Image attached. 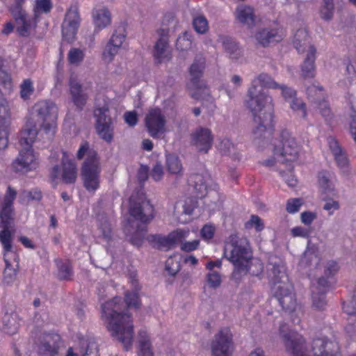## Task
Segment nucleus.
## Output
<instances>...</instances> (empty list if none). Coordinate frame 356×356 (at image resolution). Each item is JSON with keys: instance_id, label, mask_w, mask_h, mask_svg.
<instances>
[{"instance_id": "aec40b11", "label": "nucleus", "mask_w": 356, "mask_h": 356, "mask_svg": "<svg viewBox=\"0 0 356 356\" xmlns=\"http://www.w3.org/2000/svg\"><path fill=\"white\" fill-rule=\"evenodd\" d=\"M187 232L183 230H177L170 233L168 236L159 234L152 235L149 241L154 243V247L159 250H168L175 243L181 242L186 236Z\"/></svg>"}, {"instance_id": "c9c22d12", "label": "nucleus", "mask_w": 356, "mask_h": 356, "mask_svg": "<svg viewBox=\"0 0 356 356\" xmlns=\"http://www.w3.org/2000/svg\"><path fill=\"white\" fill-rule=\"evenodd\" d=\"M58 277L60 280H71L73 276L72 266L69 261L56 260Z\"/></svg>"}, {"instance_id": "f03ea898", "label": "nucleus", "mask_w": 356, "mask_h": 356, "mask_svg": "<svg viewBox=\"0 0 356 356\" xmlns=\"http://www.w3.org/2000/svg\"><path fill=\"white\" fill-rule=\"evenodd\" d=\"M131 284L133 291L125 293L126 305L120 297H115L102 305V318L106 323L108 329L123 344L126 350L132 346L134 326L131 316L124 312V309L126 307L139 308L140 306L138 296L140 288L138 281L132 280Z\"/></svg>"}, {"instance_id": "9b49d317", "label": "nucleus", "mask_w": 356, "mask_h": 356, "mask_svg": "<svg viewBox=\"0 0 356 356\" xmlns=\"http://www.w3.org/2000/svg\"><path fill=\"white\" fill-rule=\"evenodd\" d=\"M94 117L97 134L102 140L111 143L113 139L114 125L108 106L104 105L95 108L94 109Z\"/></svg>"}, {"instance_id": "49530a36", "label": "nucleus", "mask_w": 356, "mask_h": 356, "mask_svg": "<svg viewBox=\"0 0 356 356\" xmlns=\"http://www.w3.org/2000/svg\"><path fill=\"white\" fill-rule=\"evenodd\" d=\"M193 41L191 34L185 32L178 37L176 47L181 51H186L192 48Z\"/></svg>"}, {"instance_id": "cd10ccee", "label": "nucleus", "mask_w": 356, "mask_h": 356, "mask_svg": "<svg viewBox=\"0 0 356 356\" xmlns=\"http://www.w3.org/2000/svg\"><path fill=\"white\" fill-rule=\"evenodd\" d=\"M255 38L260 44L266 47L270 42L281 41L282 35L276 29H263L257 33Z\"/></svg>"}, {"instance_id": "dca6fc26", "label": "nucleus", "mask_w": 356, "mask_h": 356, "mask_svg": "<svg viewBox=\"0 0 356 356\" xmlns=\"http://www.w3.org/2000/svg\"><path fill=\"white\" fill-rule=\"evenodd\" d=\"M145 121L149 135L154 138H159L165 132L166 120L159 108L149 109Z\"/></svg>"}, {"instance_id": "39448f33", "label": "nucleus", "mask_w": 356, "mask_h": 356, "mask_svg": "<svg viewBox=\"0 0 356 356\" xmlns=\"http://www.w3.org/2000/svg\"><path fill=\"white\" fill-rule=\"evenodd\" d=\"M129 213L135 220L129 221L125 232L131 244L141 245L147 232V225L154 218V207L143 194L132 195L129 198Z\"/></svg>"}, {"instance_id": "e2e57ef3", "label": "nucleus", "mask_w": 356, "mask_h": 356, "mask_svg": "<svg viewBox=\"0 0 356 356\" xmlns=\"http://www.w3.org/2000/svg\"><path fill=\"white\" fill-rule=\"evenodd\" d=\"M125 122L130 127H134L137 124L138 118L137 113L134 111H127L124 114Z\"/></svg>"}, {"instance_id": "338daca9", "label": "nucleus", "mask_w": 356, "mask_h": 356, "mask_svg": "<svg viewBox=\"0 0 356 356\" xmlns=\"http://www.w3.org/2000/svg\"><path fill=\"white\" fill-rule=\"evenodd\" d=\"M328 287V281L327 278L325 277H321L318 279L316 281V284H314L312 286V290H315L316 291H327V289Z\"/></svg>"}, {"instance_id": "bf43d9fd", "label": "nucleus", "mask_w": 356, "mask_h": 356, "mask_svg": "<svg viewBox=\"0 0 356 356\" xmlns=\"http://www.w3.org/2000/svg\"><path fill=\"white\" fill-rule=\"evenodd\" d=\"M291 233L293 237H302L307 238L309 237L310 230L308 228L298 226L292 228Z\"/></svg>"}, {"instance_id": "58836bf2", "label": "nucleus", "mask_w": 356, "mask_h": 356, "mask_svg": "<svg viewBox=\"0 0 356 356\" xmlns=\"http://www.w3.org/2000/svg\"><path fill=\"white\" fill-rule=\"evenodd\" d=\"M178 21L173 13H167L162 19V28L159 31V35H167L170 29H173L177 25Z\"/></svg>"}, {"instance_id": "774afa93", "label": "nucleus", "mask_w": 356, "mask_h": 356, "mask_svg": "<svg viewBox=\"0 0 356 356\" xmlns=\"http://www.w3.org/2000/svg\"><path fill=\"white\" fill-rule=\"evenodd\" d=\"M163 175V166L160 163H156L152 168V170L151 172V177H152V179L154 181H158L161 180Z\"/></svg>"}, {"instance_id": "6e6d98bb", "label": "nucleus", "mask_w": 356, "mask_h": 356, "mask_svg": "<svg viewBox=\"0 0 356 356\" xmlns=\"http://www.w3.org/2000/svg\"><path fill=\"white\" fill-rule=\"evenodd\" d=\"M22 195L29 200L40 201L42 197V192L38 188H33L30 191H24Z\"/></svg>"}, {"instance_id": "8fccbe9b", "label": "nucleus", "mask_w": 356, "mask_h": 356, "mask_svg": "<svg viewBox=\"0 0 356 356\" xmlns=\"http://www.w3.org/2000/svg\"><path fill=\"white\" fill-rule=\"evenodd\" d=\"M33 81L30 79L24 80L20 85V97L24 100L28 99L33 93Z\"/></svg>"}, {"instance_id": "e433bc0d", "label": "nucleus", "mask_w": 356, "mask_h": 356, "mask_svg": "<svg viewBox=\"0 0 356 356\" xmlns=\"http://www.w3.org/2000/svg\"><path fill=\"white\" fill-rule=\"evenodd\" d=\"M92 15L95 24L99 29L105 28L111 23L110 12L106 8L95 10Z\"/></svg>"}, {"instance_id": "0eeeda50", "label": "nucleus", "mask_w": 356, "mask_h": 356, "mask_svg": "<svg viewBox=\"0 0 356 356\" xmlns=\"http://www.w3.org/2000/svg\"><path fill=\"white\" fill-rule=\"evenodd\" d=\"M84 156L86 159L81 169L83 186L88 192L94 193L99 187L102 168L97 152L90 148L88 142L81 145L76 154L78 159H82Z\"/></svg>"}, {"instance_id": "20e7f679", "label": "nucleus", "mask_w": 356, "mask_h": 356, "mask_svg": "<svg viewBox=\"0 0 356 356\" xmlns=\"http://www.w3.org/2000/svg\"><path fill=\"white\" fill-rule=\"evenodd\" d=\"M270 137L266 140L267 143L264 146L259 145L265 147L269 144L273 152V156L264 160L262 164L267 167H276L278 163L286 164L287 172L280 170V174L289 186L293 187L297 181L291 172V163L298 159L301 147L287 129L281 130L276 137L269 141Z\"/></svg>"}, {"instance_id": "a878e982", "label": "nucleus", "mask_w": 356, "mask_h": 356, "mask_svg": "<svg viewBox=\"0 0 356 356\" xmlns=\"http://www.w3.org/2000/svg\"><path fill=\"white\" fill-rule=\"evenodd\" d=\"M39 135L40 137L42 138L44 143L49 142L45 138V134L44 131H42L40 134V129L37 130L35 126H32L31 124H26V127L22 131L20 139H19V144L22 147L26 148V147H31L32 148V144L35 141L37 136Z\"/></svg>"}, {"instance_id": "13d9d810", "label": "nucleus", "mask_w": 356, "mask_h": 356, "mask_svg": "<svg viewBox=\"0 0 356 356\" xmlns=\"http://www.w3.org/2000/svg\"><path fill=\"white\" fill-rule=\"evenodd\" d=\"M339 266L334 261H329L325 266L324 274L327 277L334 276L339 270Z\"/></svg>"}, {"instance_id": "de8ad7c7", "label": "nucleus", "mask_w": 356, "mask_h": 356, "mask_svg": "<svg viewBox=\"0 0 356 356\" xmlns=\"http://www.w3.org/2000/svg\"><path fill=\"white\" fill-rule=\"evenodd\" d=\"M84 57L83 51L79 48H72L67 55L69 63L75 65H79L83 60Z\"/></svg>"}, {"instance_id": "6e6552de", "label": "nucleus", "mask_w": 356, "mask_h": 356, "mask_svg": "<svg viewBox=\"0 0 356 356\" xmlns=\"http://www.w3.org/2000/svg\"><path fill=\"white\" fill-rule=\"evenodd\" d=\"M17 193L10 186L8 187V194L5 198L3 210L0 213V226L2 230H0V243L3 250V257H13L17 259L13 246V233L12 228L13 226V203L16 197Z\"/></svg>"}, {"instance_id": "f3484780", "label": "nucleus", "mask_w": 356, "mask_h": 356, "mask_svg": "<svg viewBox=\"0 0 356 356\" xmlns=\"http://www.w3.org/2000/svg\"><path fill=\"white\" fill-rule=\"evenodd\" d=\"M272 291L284 310L292 312L296 309L297 303L291 283L282 286L275 284L272 286Z\"/></svg>"}, {"instance_id": "4be33fe9", "label": "nucleus", "mask_w": 356, "mask_h": 356, "mask_svg": "<svg viewBox=\"0 0 356 356\" xmlns=\"http://www.w3.org/2000/svg\"><path fill=\"white\" fill-rule=\"evenodd\" d=\"M10 115L7 101L0 90V149L7 147Z\"/></svg>"}, {"instance_id": "9d476101", "label": "nucleus", "mask_w": 356, "mask_h": 356, "mask_svg": "<svg viewBox=\"0 0 356 356\" xmlns=\"http://www.w3.org/2000/svg\"><path fill=\"white\" fill-rule=\"evenodd\" d=\"M38 120L42 122L40 134L44 131L45 138L51 141L55 134L58 108L51 101H40L33 106Z\"/></svg>"}, {"instance_id": "052dcab7", "label": "nucleus", "mask_w": 356, "mask_h": 356, "mask_svg": "<svg viewBox=\"0 0 356 356\" xmlns=\"http://www.w3.org/2000/svg\"><path fill=\"white\" fill-rule=\"evenodd\" d=\"M207 282L209 285L213 288H216L220 286L221 283V278L220 274L216 271H211L207 275Z\"/></svg>"}, {"instance_id": "7ed1b4c3", "label": "nucleus", "mask_w": 356, "mask_h": 356, "mask_svg": "<svg viewBox=\"0 0 356 356\" xmlns=\"http://www.w3.org/2000/svg\"><path fill=\"white\" fill-rule=\"evenodd\" d=\"M223 255L234 266L232 279L236 283L241 282L248 274L254 277L263 274L264 264L252 257L245 238H241L237 234L229 236L225 243Z\"/></svg>"}, {"instance_id": "a19ab883", "label": "nucleus", "mask_w": 356, "mask_h": 356, "mask_svg": "<svg viewBox=\"0 0 356 356\" xmlns=\"http://www.w3.org/2000/svg\"><path fill=\"white\" fill-rule=\"evenodd\" d=\"M166 166L171 174L179 175L182 172V165L178 156L175 154L166 156Z\"/></svg>"}, {"instance_id": "c03bdc74", "label": "nucleus", "mask_w": 356, "mask_h": 356, "mask_svg": "<svg viewBox=\"0 0 356 356\" xmlns=\"http://www.w3.org/2000/svg\"><path fill=\"white\" fill-rule=\"evenodd\" d=\"M325 291H312V307L318 310H323L326 305L327 301L325 298Z\"/></svg>"}, {"instance_id": "5fc2aeb1", "label": "nucleus", "mask_w": 356, "mask_h": 356, "mask_svg": "<svg viewBox=\"0 0 356 356\" xmlns=\"http://www.w3.org/2000/svg\"><path fill=\"white\" fill-rule=\"evenodd\" d=\"M318 108L322 116L326 121H330L332 118V113L330 108L329 104L323 100L318 103Z\"/></svg>"}, {"instance_id": "72a5a7b5", "label": "nucleus", "mask_w": 356, "mask_h": 356, "mask_svg": "<svg viewBox=\"0 0 356 356\" xmlns=\"http://www.w3.org/2000/svg\"><path fill=\"white\" fill-rule=\"evenodd\" d=\"M76 165L72 161H63L62 179L66 184H72L76 179Z\"/></svg>"}, {"instance_id": "6ab92c4d", "label": "nucleus", "mask_w": 356, "mask_h": 356, "mask_svg": "<svg viewBox=\"0 0 356 356\" xmlns=\"http://www.w3.org/2000/svg\"><path fill=\"white\" fill-rule=\"evenodd\" d=\"M126 38L125 29L120 26L114 31L103 51V59L111 62L122 47Z\"/></svg>"}, {"instance_id": "f257e3e1", "label": "nucleus", "mask_w": 356, "mask_h": 356, "mask_svg": "<svg viewBox=\"0 0 356 356\" xmlns=\"http://www.w3.org/2000/svg\"><path fill=\"white\" fill-rule=\"evenodd\" d=\"M278 86L280 83L269 74L261 73L252 80L248 89L245 104L252 115L254 124L253 141L258 145L264 146L273 130V99L264 88L277 89Z\"/></svg>"}, {"instance_id": "3c124183", "label": "nucleus", "mask_w": 356, "mask_h": 356, "mask_svg": "<svg viewBox=\"0 0 356 356\" xmlns=\"http://www.w3.org/2000/svg\"><path fill=\"white\" fill-rule=\"evenodd\" d=\"M289 102L290 106L293 110L300 112L301 117L305 118L307 116L305 104L302 99L296 97L289 101Z\"/></svg>"}, {"instance_id": "f704fd0d", "label": "nucleus", "mask_w": 356, "mask_h": 356, "mask_svg": "<svg viewBox=\"0 0 356 356\" xmlns=\"http://www.w3.org/2000/svg\"><path fill=\"white\" fill-rule=\"evenodd\" d=\"M188 181L193 184L194 188L197 193V195L200 197H204L208 190V186L206 183L204 177L200 174H193L190 176Z\"/></svg>"}, {"instance_id": "ddd939ff", "label": "nucleus", "mask_w": 356, "mask_h": 356, "mask_svg": "<svg viewBox=\"0 0 356 356\" xmlns=\"http://www.w3.org/2000/svg\"><path fill=\"white\" fill-rule=\"evenodd\" d=\"M204 67L205 59L200 56L195 57L190 67L191 82L193 87L197 90L192 95L195 99L205 98L210 95L209 88L204 86V83L200 81Z\"/></svg>"}, {"instance_id": "5701e85b", "label": "nucleus", "mask_w": 356, "mask_h": 356, "mask_svg": "<svg viewBox=\"0 0 356 356\" xmlns=\"http://www.w3.org/2000/svg\"><path fill=\"white\" fill-rule=\"evenodd\" d=\"M69 87L73 104L79 111H81L88 99L86 88H84L74 77L70 79Z\"/></svg>"}, {"instance_id": "c85d7f7f", "label": "nucleus", "mask_w": 356, "mask_h": 356, "mask_svg": "<svg viewBox=\"0 0 356 356\" xmlns=\"http://www.w3.org/2000/svg\"><path fill=\"white\" fill-rule=\"evenodd\" d=\"M138 356H154L152 341L147 332L140 330L138 339Z\"/></svg>"}, {"instance_id": "393cba45", "label": "nucleus", "mask_w": 356, "mask_h": 356, "mask_svg": "<svg viewBox=\"0 0 356 356\" xmlns=\"http://www.w3.org/2000/svg\"><path fill=\"white\" fill-rule=\"evenodd\" d=\"M268 277L272 283V286L277 285H286L291 283L285 271V267L281 263H269Z\"/></svg>"}, {"instance_id": "1a4fd4ad", "label": "nucleus", "mask_w": 356, "mask_h": 356, "mask_svg": "<svg viewBox=\"0 0 356 356\" xmlns=\"http://www.w3.org/2000/svg\"><path fill=\"white\" fill-rule=\"evenodd\" d=\"M293 43L299 53L307 50L306 58L301 65V76L304 79L314 77L316 49L313 45L309 44L307 31L305 29H298L294 35Z\"/></svg>"}, {"instance_id": "412c9836", "label": "nucleus", "mask_w": 356, "mask_h": 356, "mask_svg": "<svg viewBox=\"0 0 356 356\" xmlns=\"http://www.w3.org/2000/svg\"><path fill=\"white\" fill-rule=\"evenodd\" d=\"M192 144L200 152L207 153L211 149L213 136L208 128H197L192 134Z\"/></svg>"}, {"instance_id": "603ef678", "label": "nucleus", "mask_w": 356, "mask_h": 356, "mask_svg": "<svg viewBox=\"0 0 356 356\" xmlns=\"http://www.w3.org/2000/svg\"><path fill=\"white\" fill-rule=\"evenodd\" d=\"M302 204L303 201L300 198L289 199L286 202V210L289 213H295L299 211Z\"/></svg>"}, {"instance_id": "09e8293b", "label": "nucleus", "mask_w": 356, "mask_h": 356, "mask_svg": "<svg viewBox=\"0 0 356 356\" xmlns=\"http://www.w3.org/2000/svg\"><path fill=\"white\" fill-rule=\"evenodd\" d=\"M333 0H323V5L321 9V17L322 19L329 21L332 19L334 15Z\"/></svg>"}, {"instance_id": "864d4df0", "label": "nucleus", "mask_w": 356, "mask_h": 356, "mask_svg": "<svg viewBox=\"0 0 356 356\" xmlns=\"http://www.w3.org/2000/svg\"><path fill=\"white\" fill-rule=\"evenodd\" d=\"M99 220V229L102 231L103 236L106 239H110L111 237V224L106 217H102Z\"/></svg>"}, {"instance_id": "a211bd4d", "label": "nucleus", "mask_w": 356, "mask_h": 356, "mask_svg": "<svg viewBox=\"0 0 356 356\" xmlns=\"http://www.w3.org/2000/svg\"><path fill=\"white\" fill-rule=\"evenodd\" d=\"M38 165V156L31 147H22L17 157L13 162V167L17 172H28L35 169Z\"/></svg>"}, {"instance_id": "2f4dec72", "label": "nucleus", "mask_w": 356, "mask_h": 356, "mask_svg": "<svg viewBox=\"0 0 356 356\" xmlns=\"http://www.w3.org/2000/svg\"><path fill=\"white\" fill-rule=\"evenodd\" d=\"M236 18L241 24L249 28L252 27L255 23L253 9L248 6L241 5L237 7Z\"/></svg>"}, {"instance_id": "0e129e2a", "label": "nucleus", "mask_w": 356, "mask_h": 356, "mask_svg": "<svg viewBox=\"0 0 356 356\" xmlns=\"http://www.w3.org/2000/svg\"><path fill=\"white\" fill-rule=\"evenodd\" d=\"M181 243V250L184 251V252H191V251H193L196 249H197L198 246H199V244H200V241L199 240H194L193 241H184L182 242V241L180 242Z\"/></svg>"}, {"instance_id": "37998d69", "label": "nucleus", "mask_w": 356, "mask_h": 356, "mask_svg": "<svg viewBox=\"0 0 356 356\" xmlns=\"http://www.w3.org/2000/svg\"><path fill=\"white\" fill-rule=\"evenodd\" d=\"M53 8L51 0H35L34 15L38 18L41 14H48Z\"/></svg>"}, {"instance_id": "4d7b16f0", "label": "nucleus", "mask_w": 356, "mask_h": 356, "mask_svg": "<svg viewBox=\"0 0 356 356\" xmlns=\"http://www.w3.org/2000/svg\"><path fill=\"white\" fill-rule=\"evenodd\" d=\"M281 90L282 95L285 100L289 102L296 97V92L293 88H289L284 84H280L278 88Z\"/></svg>"}, {"instance_id": "7c9ffc66", "label": "nucleus", "mask_w": 356, "mask_h": 356, "mask_svg": "<svg viewBox=\"0 0 356 356\" xmlns=\"http://www.w3.org/2000/svg\"><path fill=\"white\" fill-rule=\"evenodd\" d=\"M220 41L224 50L231 59L238 60L242 56V50L234 39L227 36H222Z\"/></svg>"}, {"instance_id": "ea45409f", "label": "nucleus", "mask_w": 356, "mask_h": 356, "mask_svg": "<svg viewBox=\"0 0 356 356\" xmlns=\"http://www.w3.org/2000/svg\"><path fill=\"white\" fill-rule=\"evenodd\" d=\"M311 241H308L307 250L305 251L303 256L301 259V264L307 266H312L313 264H317L318 263V258L316 254V249L315 246H310Z\"/></svg>"}, {"instance_id": "f8f14e48", "label": "nucleus", "mask_w": 356, "mask_h": 356, "mask_svg": "<svg viewBox=\"0 0 356 356\" xmlns=\"http://www.w3.org/2000/svg\"><path fill=\"white\" fill-rule=\"evenodd\" d=\"M234 349L233 335L229 328L223 327L216 333L211 343L213 356H232Z\"/></svg>"}, {"instance_id": "4c0bfd02", "label": "nucleus", "mask_w": 356, "mask_h": 356, "mask_svg": "<svg viewBox=\"0 0 356 356\" xmlns=\"http://www.w3.org/2000/svg\"><path fill=\"white\" fill-rule=\"evenodd\" d=\"M4 261L6 263V268L3 271V282L7 284H12L17 277V273L18 270V257L15 260L16 264L13 266L10 261V257H5Z\"/></svg>"}, {"instance_id": "473e14b6", "label": "nucleus", "mask_w": 356, "mask_h": 356, "mask_svg": "<svg viewBox=\"0 0 356 356\" xmlns=\"http://www.w3.org/2000/svg\"><path fill=\"white\" fill-rule=\"evenodd\" d=\"M318 184L323 193L327 194H334V179L332 177L330 172L326 171L319 172Z\"/></svg>"}, {"instance_id": "423d86ee", "label": "nucleus", "mask_w": 356, "mask_h": 356, "mask_svg": "<svg viewBox=\"0 0 356 356\" xmlns=\"http://www.w3.org/2000/svg\"><path fill=\"white\" fill-rule=\"evenodd\" d=\"M280 334L288 352L294 356H306L303 352L305 339L298 332L291 330L289 325L282 323L280 325ZM339 345L327 338H316L312 343L311 356H339Z\"/></svg>"}, {"instance_id": "4468645a", "label": "nucleus", "mask_w": 356, "mask_h": 356, "mask_svg": "<svg viewBox=\"0 0 356 356\" xmlns=\"http://www.w3.org/2000/svg\"><path fill=\"white\" fill-rule=\"evenodd\" d=\"M10 12L15 21L16 30L19 35L29 36L37 24V18L28 15L24 8H10Z\"/></svg>"}, {"instance_id": "a18cd8bd", "label": "nucleus", "mask_w": 356, "mask_h": 356, "mask_svg": "<svg viewBox=\"0 0 356 356\" xmlns=\"http://www.w3.org/2000/svg\"><path fill=\"white\" fill-rule=\"evenodd\" d=\"M97 345L93 341L82 340L81 341L80 353L81 356L96 355Z\"/></svg>"}, {"instance_id": "79ce46f5", "label": "nucleus", "mask_w": 356, "mask_h": 356, "mask_svg": "<svg viewBox=\"0 0 356 356\" xmlns=\"http://www.w3.org/2000/svg\"><path fill=\"white\" fill-rule=\"evenodd\" d=\"M193 26L195 31L200 34H205L209 30V24L203 15L193 16Z\"/></svg>"}, {"instance_id": "bb28decb", "label": "nucleus", "mask_w": 356, "mask_h": 356, "mask_svg": "<svg viewBox=\"0 0 356 356\" xmlns=\"http://www.w3.org/2000/svg\"><path fill=\"white\" fill-rule=\"evenodd\" d=\"M160 35L154 48V57L159 63L168 61L171 58L168 37L165 35Z\"/></svg>"}, {"instance_id": "b1692460", "label": "nucleus", "mask_w": 356, "mask_h": 356, "mask_svg": "<svg viewBox=\"0 0 356 356\" xmlns=\"http://www.w3.org/2000/svg\"><path fill=\"white\" fill-rule=\"evenodd\" d=\"M60 337L56 334L44 335L38 346L40 356H57L60 346Z\"/></svg>"}, {"instance_id": "2eb2a0df", "label": "nucleus", "mask_w": 356, "mask_h": 356, "mask_svg": "<svg viewBox=\"0 0 356 356\" xmlns=\"http://www.w3.org/2000/svg\"><path fill=\"white\" fill-rule=\"evenodd\" d=\"M80 24L79 8L72 5L67 10L62 24V35L67 42H72L76 35Z\"/></svg>"}, {"instance_id": "c756f323", "label": "nucleus", "mask_w": 356, "mask_h": 356, "mask_svg": "<svg viewBox=\"0 0 356 356\" xmlns=\"http://www.w3.org/2000/svg\"><path fill=\"white\" fill-rule=\"evenodd\" d=\"M2 330L8 334H14L17 332L19 326V320L15 312H6L2 318Z\"/></svg>"}, {"instance_id": "69168bd1", "label": "nucleus", "mask_w": 356, "mask_h": 356, "mask_svg": "<svg viewBox=\"0 0 356 356\" xmlns=\"http://www.w3.org/2000/svg\"><path fill=\"white\" fill-rule=\"evenodd\" d=\"M316 218V213L312 211H304L300 214L301 222L307 226L310 225Z\"/></svg>"}, {"instance_id": "680f3d73", "label": "nucleus", "mask_w": 356, "mask_h": 356, "mask_svg": "<svg viewBox=\"0 0 356 356\" xmlns=\"http://www.w3.org/2000/svg\"><path fill=\"white\" fill-rule=\"evenodd\" d=\"M334 159L337 163V165L342 170H346L348 168V158L343 151L340 153L334 155Z\"/></svg>"}]
</instances>
